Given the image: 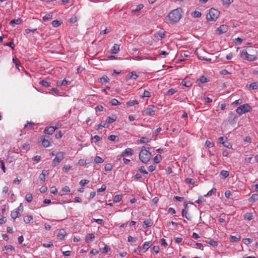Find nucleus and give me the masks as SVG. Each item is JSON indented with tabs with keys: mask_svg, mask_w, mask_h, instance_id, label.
I'll use <instances>...</instances> for the list:
<instances>
[{
	"mask_svg": "<svg viewBox=\"0 0 258 258\" xmlns=\"http://www.w3.org/2000/svg\"><path fill=\"white\" fill-rule=\"evenodd\" d=\"M109 104L112 106H116L120 104V103L116 99H112L109 101Z\"/></svg>",
	"mask_w": 258,
	"mask_h": 258,
	"instance_id": "23",
	"label": "nucleus"
},
{
	"mask_svg": "<svg viewBox=\"0 0 258 258\" xmlns=\"http://www.w3.org/2000/svg\"><path fill=\"white\" fill-rule=\"evenodd\" d=\"M64 153L62 152H59L56 154L55 158L53 160L52 165L53 166H56L63 159Z\"/></svg>",
	"mask_w": 258,
	"mask_h": 258,
	"instance_id": "5",
	"label": "nucleus"
},
{
	"mask_svg": "<svg viewBox=\"0 0 258 258\" xmlns=\"http://www.w3.org/2000/svg\"><path fill=\"white\" fill-rule=\"evenodd\" d=\"M61 25V22L58 20H54L52 22V25L54 27H57Z\"/></svg>",
	"mask_w": 258,
	"mask_h": 258,
	"instance_id": "37",
	"label": "nucleus"
},
{
	"mask_svg": "<svg viewBox=\"0 0 258 258\" xmlns=\"http://www.w3.org/2000/svg\"><path fill=\"white\" fill-rule=\"evenodd\" d=\"M58 128V126H48L46 127L44 131V133L46 134H48L49 135H52L55 131Z\"/></svg>",
	"mask_w": 258,
	"mask_h": 258,
	"instance_id": "7",
	"label": "nucleus"
},
{
	"mask_svg": "<svg viewBox=\"0 0 258 258\" xmlns=\"http://www.w3.org/2000/svg\"><path fill=\"white\" fill-rule=\"evenodd\" d=\"M61 190L63 192H69L70 191V189L68 186H64L62 188Z\"/></svg>",
	"mask_w": 258,
	"mask_h": 258,
	"instance_id": "63",
	"label": "nucleus"
},
{
	"mask_svg": "<svg viewBox=\"0 0 258 258\" xmlns=\"http://www.w3.org/2000/svg\"><path fill=\"white\" fill-rule=\"evenodd\" d=\"M252 110V107L248 104L241 105L238 107L236 109V112L239 115L250 112Z\"/></svg>",
	"mask_w": 258,
	"mask_h": 258,
	"instance_id": "3",
	"label": "nucleus"
},
{
	"mask_svg": "<svg viewBox=\"0 0 258 258\" xmlns=\"http://www.w3.org/2000/svg\"><path fill=\"white\" fill-rule=\"evenodd\" d=\"M185 181L186 183L191 184H193L195 183V181L193 179L189 178H186L185 179Z\"/></svg>",
	"mask_w": 258,
	"mask_h": 258,
	"instance_id": "53",
	"label": "nucleus"
},
{
	"mask_svg": "<svg viewBox=\"0 0 258 258\" xmlns=\"http://www.w3.org/2000/svg\"><path fill=\"white\" fill-rule=\"evenodd\" d=\"M89 181L86 179H82L80 181V184L81 186H85L86 184H88Z\"/></svg>",
	"mask_w": 258,
	"mask_h": 258,
	"instance_id": "49",
	"label": "nucleus"
},
{
	"mask_svg": "<svg viewBox=\"0 0 258 258\" xmlns=\"http://www.w3.org/2000/svg\"><path fill=\"white\" fill-rule=\"evenodd\" d=\"M122 199V196L121 195H118L114 196L113 198V201L115 203H117L120 202Z\"/></svg>",
	"mask_w": 258,
	"mask_h": 258,
	"instance_id": "34",
	"label": "nucleus"
},
{
	"mask_svg": "<svg viewBox=\"0 0 258 258\" xmlns=\"http://www.w3.org/2000/svg\"><path fill=\"white\" fill-rule=\"evenodd\" d=\"M111 28L109 27L108 28H106L105 29L103 30L102 31H101V32H100V34H108L110 32H111Z\"/></svg>",
	"mask_w": 258,
	"mask_h": 258,
	"instance_id": "38",
	"label": "nucleus"
},
{
	"mask_svg": "<svg viewBox=\"0 0 258 258\" xmlns=\"http://www.w3.org/2000/svg\"><path fill=\"white\" fill-rule=\"evenodd\" d=\"M219 16V12L214 8H211L209 10V14L207 15V19L209 21H215Z\"/></svg>",
	"mask_w": 258,
	"mask_h": 258,
	"instance_id": "4",
	"label": "nucleus"
},
{
	"mask_svg": "<svg viewBox=\"0 0 258 258\" xmlns=\"http://www.w3.org/2000/svg\"><path fill=\"white\" fill-rule=\"evenodd\" d=\"M151 141V139H148L147 137H142L140 140V142L141 143L144 144L149 142Z\"/></svg>",
	"mask_w": 258,
	"mask_h": 258,
	"instance_id": "33",
	"label": "nucleus"
},
{
	"mask_svg": "<svg viewBox=\"0 0 258 258\" xmlns=\"http://www.w3.org/2000/svg\"><path fill=\"white\" fill-rule=\"evenodd\" d=\"M110 248L107 245H105V246L102 249L101 252L102 253H106L109 250H110Z\"/></svg>",
	"mask_w": 258,
	"mask_h": 258,
	"instance_id": "46",
	"label": "nucleus"
},
{
	"mask_svg": "<svg viewBox=\"0 0 258 258\" xmlns=\"http://www.w3.org/2000/svg\"><path fill=\"white\" fill-rule=\"evenodd\" d=\"M50 192L54 195H56L57 193V190L54 186H52L50 188Z\"/></svg>",
	"mask_w": 258,
	"mask_h": 258,
	"instance_id": "58",
	"label": "nucleus"
},
{
	"mask_svg": "<svg viewBox=\"0 0 258 258\" xmlns=\"http://www.w3.org/2000/svg\"><path fill=\"white\" fill-rule=\"evenodd\" d=\"M150 96H151L150 93L148 91L145 90L144 92L142 97L143 98H145V97L149 98V97H150Z\"/></svg>",
	"mask_w": 258,
	"mask_h": 258,
	"instance_id": "44",
	"label": "nucleus"
},
{
	"mask_svg": "<svg viewBox=\"0 0 258 258\" xmlns=\"http://www.w3.org/2000/svg\"><path fill=\"white\" fill-rule=\"evenodd\" d=\"M208 243L213 246H216L218 245V242L216 241L210 240Z\"/></svg>",
	"mask_w": 258,
	"mask_h": 258,
	"instance_id": "62",
	"label": "nucleus"
},
{
	"mask_svg": "<svg viewBox=\"0 0 258 258\" xmlns=\"http://www.w3.org/2000/svg\"><path fill=\"white\" fill-rule=\"evenodd\" d=\"M242 39L239 37H238L234 39V42L237 45H239L242 43Z\"/></svg>",
	"mask_w": 258,
	"mask_h": 258,
	"instance_id": "55",
	"label": "nucleus"
},
{
	"mask_svg": "<svg viewBox=\"0 0 258 258\" xmlns=\"http://www.w3.org/2000/svg\"><path fill=\"white\" fill-rule=\"evenodd\" d=\"M162 130L161 127L157 128L153 133L152 134V137H156L158 134L160 132V131Z\"/></svg>",
	"mask_w": 258,
	"mask_h": 258,
	"instance_id": "40",
	"label": "nucleus"
},
{
	"mask_svg": "<svg viewBox=\"0 0 258 258\" xmlns=\"http://www.w3.org/2000/svg\"><path fill=\"white\" fill-rule=\"evenodd\" d=\"M52 19V15L47 14L43 17V20L45 21L50 20Z\"/></svg>",
	"mask_w": 258,
	"mask_h": 258,
	"instance_id": "42",
	"label": "nucleus"
},
{
	"mask_svg": "<svg viewBox=\"0 0 258 258\" xmlns=\"http://www.w3.org/2000/svg\"><path fill=\"white\" fill-rule=\"evenodd\" d=\"M99 80V82L101 84H104L108 82L110 80V79L107 76H103L102 77L100 78Z\"/></svg>",
	"mask_w": 258,
	"mask_h": 258,
	"instance_id": "20",
	"label": "nucleus"
},
{
	"mask_svg": "<svg viewBox=\"0 0 258 258\" xmlns=\"http://www.w3.org/2000/svg\"><path fill=\"white\" fill-rule=\"evenodd\" d=\"M66 232L63 229L59 230L57 234V237L61 240L63 239L66 235Z\"/></svg>",
	"mask_w": 258,
	"mask_h": 258,
	"instance_id": "18",
	"label": "nucleus"
},
{
	"mask_svg": "<svg viewBox=\"0 0 258 258\" xmlns=\"http://www.w3.org/2000/svg\"><path fill=\"white\" fill-rule=\"evenodd\" d=\"M233 2V0H222V3L223 5H227V6L229 5L231 3Z\"/></svg>",
	"mask_w": 258,
	"mask_h": 258,
	"instance_id": "54",
	"label": "nucleus"
},
{
	"mask_svg": "<svg viewBox=\"0 0 258 258\" xmlns=\"http://www.w3.org/2000/svg\"><path fill=\"white\" fill-rule=\"evenodd\" d=\"M138 170L140 172H141L143 174H148V172L145 170L144 166H141V167H140L139 168Z\"/></svg>",
	"mask_w": 258,
	"mask_h": 258,
	"instance_id": "50",
	"label": "nucleus"
},
{
	"mask_svg": "<svg viewBox=\"0 0 258 258\" xmlns=\"http://www.w3.org/2000/svg\"><path fill=\"white\" fill-rule=\"evenodd\" d=\"M242 241H243V242L245 244H246V245L250 244L252 242V239H251L250 238H248L243 239Z\"/></svg>",
	"mask_w": 258,
	"mask_h": 258,
	"instance_id": "39",
	"label": "nucleus"
},
{
	"mask_svg": "<svg viewBox=\"0 0 258 258\" xmlns=\"http://www.w3.org/2000/svg\"><path fill=\"white\" fill-rule=\"evenodd\" d=\"M25 199L28 203L31 202L33 199L32 195L30 193L27 194L26 195Z\"/></svg>",
	"mask_w": 258,
	"mask_h": 258,
	"instance_id": "31",
	"label": "nucleus"
},
{
	"mask_svg": "<svg viewBox=\"0 0 258 258\" xmlns=\"http://www.w3.org/2000/svg\"><path fill=\"white\" fill-rule=\"evenodd\" d=\"M157 35L161 38L162 39L165 37V34L163 32L159 31L157 33Z\"/></svg>",
	"mask_w": 258,
	"mask_h": 258,
	"instance_id": "64",
	"label": "nucleus"
},
{
	"mask_svg": "<svg viewBox=\"0 0 258 258\" xmlns=\"http://www.w3.org/2000/svg\"><path fill=\"white\" fill-rule=\"evenodd\" d=\"M161 158V156H158V155L156 156L154 159L153 161L155 163L158 164L160 162V158Z\"/></svg>",
	"mask_w": 258,
	"mask_h": 258,
	"instance_id": "57",
	"label": "nucleus"
},
{
	"mask_svg": "<svg viewBox=\"0 0 258 258\" xmlns=\"http://www.w3.org/2000/svg\"><path fill=\"white\" fill-rule=\"evenodd\" d=\"M106 188V186L105 184H102L101 187L97 189L98 192H101L104 191Z\"/></svg>",
	"mask_w": 258,
	"mask_h": 258,
	"instance_id": "59",
	"label": "nucleus"
},
{
	"mask_svg": "<svg viewBox=\"0 0 258 258\" xmlns=\"http://www.w3.org/2000/svg\"><path fill=\"white\" fill-rule=\"evenodd\" d=\"M106 125V122L104 121H101L97 126V130H100L102 127H105Z\"/></svg>",
	"mask_w": 258,
	"mask_h": 258,
	"instance_id": "48",
	"label": "nucleus"
},
{
	"mask_svg": "<svg viewBox=\"0 0 258 258\" xmlns=\"http://www.w3.org/2000/svg\"><path fill=\"white\" fill-rule=\"evenodd\" d=\"M138 77V75L136 74L135 72H132L130 73H128L126 76V80H136Z\"/></svg>",
	"mask_w": 258,
	"mask_h": 258,
	"instance_id": "10",
	"label": "nucleus"
},
{
	"mask_svg": "<svg viewBox=\"0 0 258 258\" xmlns=\"http://www.w3.org/2000/svg\"><path fill=\"white\" fill-rule=\"evenodd\" d=\"M95 239V236L93 233L88 234L86 237V242L89 243L92 242Z\"/></svg>",
	"mask_w": 258,
	"mask_h": 258,
	"instance_id": "15",
	"label": "nucleus"
},
{
	"mask_svg": "<svg viewBox=\"0 0 258 258\" xmlns=\"http://www.w3.org/2000/svg\"><path fill=\"white\" fill-rule=\"evenodd\" d=\"M201 15V13L197 11H195L191 14L192 16L194 18H200Z\"/></svg>",
	"mask_w": 258,
	"mask_h": 258,
	"instance_id": "32",
	"label": "nucleus"
},
{
	"mask_svg": "<svg viewBox=\"0 0 258 258\" xmlns=\"http://www.w3.org/2000/svg\"><path fill=\"white\" fill-rule=\"evenodd\" d=\"M181 17V9H176L169 13L168 19L170 22L172 24L177 23Z\"/></svg>",
	"mask_w": 258,
	"mask_h": 258,
	"instance_id": "2",
	"label": "nucleus"
},
{
	"mask_svg": "<svg viewBox=\"0 0 258 258\" xmlns=\"http://www.w3.org/2000/svg\"><path fill=\"white\" fill-rule=\"evenodd\" d=\"M47 188L46 186H43L41 187L39 189L40 192L44 194L47 191Z\"/></svg>",
	"mask_w": 258,
	"mask_h": 258,
	"instance_id": "61",
	"label": "nucleus"
},
{
	"mask_svg": "<svg viewBox=\"0 0 258 258\" xmlns=\"http://www.w3.org/2000/svg\"><path fill=\"white\" fill-rule=\"evenodd\" d=\"M21 20L20 19H14L11 21L10 24L11 26H14L15 25H18L20 23Z\"/></svg>",
	"mask_w": 258,
	"mask_h": 258,
	"instance_id": "27",
	"label": "nucleus"
},
{
	"mask_svg": "<svg viewBox=\"0 0 258 258\" xmlns=\"http://www.w3.org/2000/svg\"><path fill=\"white\" fill-rule=\"evenodd\" d=\"M3 249L4 250H15V248L11 245H7L4 247Z\"/></svg>",
	"mask_w": 258,
	"mask_h": 258,
	"instance_id": "51",
	"label": "nucleus"
},
{
	"mask_svg": "<svg viewBox=\"0 0 258 258\" xmlns=\"http://www.w3.org/2000/svg\"><path fill=\"white\" fill-rule=\"evenodd\" d=\"M133 154V150L132 148H127L125 149L123 152H122V156H123L124 157L132 156Z\"/></svg>",
	"mask_w": 258,
	"mask_h": 258,
	"instance_id": "11",
	"label": "nucleus"
},
{
	"mask_svg": "<svg viewBox=\"0 0 258 258\" xmlns=\"http://www.w3.org/2000/svg\"><path fill=\"white\" fill-rule=\"evenodd\" d=\"M112 166L110 164H107L105 166V170L106 171H110L112 170Z\"/></svg>",
	"mask_w": 258,
	"mask_h": 258,
	"instance_id": "47",
	"label": "nucleus"
},
{
	"mask_svg": "<svg viewBox=\"0 0 258 258\" xmlns=\"http://www.w3.org/2000/svg\"><path fill=\"white\" fill-rule=\"evenodd\" d=\"M143 7H144L143 5L140 4V5L137 6L136 8L134 10H133L132 12L133 13L139 12L141 9H143Z\"/></svg>",
	"mask_w": 258,
	"mask_h": 258,
	"instance_id": "29",
	"label": "nucleus"
},
{
	"mask_svg": "<svg viewBox=\"0 0 258 258\" xmlns=\"http://www.w3.org/2000/svg\"><path fill=\"white\" fill-rule=\"evenodd\" d=\"M152 244L151 241L145 242L142 247L139 248V251H143L146 252L151 246Z\"/></svg>",
	"mask_w": 258,
	"mask_h": 258,
	"instance_id": "9",
	"label": "nucleus"
},
{
	"mask_svg": "<svg viewBox=\"0 0 258 258\" xmlns=\"http://www.w3.org/2000/svg\"><path fill=\"white\" fill-rule=\"evenodd\" d=\"M240 56L242 59L248 61H253L256 59L254 55L248 54L246 50H243L240 52Z\"/></svg>",
	"mask_w": 258,
	"mask_h": 258,
	"instance_id": "6",
	"label": "nucleus"
},
{
	"mask_svg": "<svg viewBox=\"0 0 258 258\" xmlns=\"http://www.w3.org/2000/svg\"><path fill=\"white\" fill-rule=\"evenodd\" d=\"M228 29V26L227 25H222L217 29V33L219 35L223 34L227 31Z\"/></svg>",
	"mask_w": 258,
	"mask_h": 258,
	"instance_id": "8",
	"label": "nucleus"
},
{
	"mask_svg": "<svg viewBox=\"0 0 258 258\" xmlns=\"http://www.w3.org/2000/svg\"><path fill=\"white\" fill-rule=\"evenodd\" d=\"M116 118H117L116 117H115L114 118H113V117L109 116L107 118V119L105 122L108 124H110V123L114 122L116 120Z\"/></svg>",
	"mask_w": 258,
	"mask_h": 258,
	"instance_id": "25",
	"label": "nucleus"
},
{
	"mask_svg": "<svg viewBox=\"0 0 258 258\" xmlns=\"http://www.w3.org/2000/svg\"><path fill=\"white\" fill-rule=\"evenodd\" d=\"M249 88L252 90H256L258 88V82H255L249 85Z\"/></svg>",
	"mask_w": 258,
	"mask_h": 258,
	"instance_id": "26",
	"label": "nucleus"
},
{
	"mask_svg": "<svg viewBox=\"0 0 258 258\" xmlns=\"http://www.w3.org/2000/svg\"><path fill=\"white\" fill-rule=\"evenodd\" d=\"M240 236L238 235L237 236L231 235L229 237L230 241L232 242H236L239 241L240 239Z\"/></svg>",
	"mask_w": 258,
	"mask_h": 258,
	"instance_id": "19",
	"label": "nucleus"
},
{
	"mask_svg": "<svg viewBox=\"0 0 258 258\" xmlns=\"http://www.w3.org/2000/svg\"><path fill=\"white\" fill-rule=\"evenodd\" d=\"M220 174L224 177L226 178L229 176V172L227 171L223 170L221 171Z\"/></svg>",
	"mask_w": 258,
	"mask_h": 258,
	"instance_id": "41",
	"label": "nucleus"
},
{
	"mask_svg": "<svg viewBox=\"0 0 258 258\" xmlns=\"http://www.w3.org/2000/svg\"><path fill=\"white\" fill-rule=\"evenodd\" d=\"M151 147H142L139 154V159L143 163L147 164L150 160L152 154L149 151Z\"/></svg>",
	"mask_w": 258,
	"mask_h": 258,
	"instance_id": "1",
	"label": "nucleus"
},
{
	"mask_svg": "<svg viewBox=\"0 0 258 258\" xmlns=\"http://www.w3.org/2000/svg\"><path fill=\"white\" fill-rule=\"evenodd\" d=\"M33 220V217L32 216H26L24 217V221L26 224L30 223Z\"/></svg>",
	"mask_w": 258,
	"mask_h": 258,
	"instance_id": "22",
	"label": "nucleus"
},
{
	"mask_svg": "<svg viewBox=\"0 0 258 258\" xmlns=\"http://www.w3.org/2000/svg\"><path fill=\"white\" fill-rule=\"evenodd\" d=\"M42 145L44 147H48L50 145V142L48 139H45V137H41Z\"/></svg>",
	"mask_w": 258,
	"mask_h": 258,
	"instance_id": "16",
	"label": "nucleus"
},
{
	"mask_svg": "<svg viewBox=\"0 0 258 258\" xmlns=\"http://www.w3.org/2000/svg\"><path fill=\"white\" fill-rule=\"evenodd\" d=\"M144 224L147 227H149L152 226L153 223L151 222L150 220H146L144 221Z\"/></svg>",
	"mask_w": 258,
	"mask_h": 258,
	"instance_id": "36",
	"label": "nucleus"
},
{
	"mask_svg": "<svg viewBox=\"0 0 258 258\" xmlns=\"http://www.w3.org/2000/svg\"><path fill=\"white\" fill-rule=\"evenodd\" d=\"M71 166L70 165H65L63 166L62 170L63 171L67 172L68 171H69L71 169Z\"/></svg>",
	"mask_w": 258,
	"mask_h": 258,
	"instance_id": "52",
	"label": "nucleus"
},
{
	"mask_svg": "<svg viewBox=\"0 0 258 258\" xmlns=\"http://www.w3.org/2000/svg\"><path fill=\"white\" fill-rule=\"evenodd\" d=\"M48 175V171L46 170H43L42 171V173L40 174L39 176V178L41 181L44 182L45 179V176Z\"/></svg>",
	"mask_w": 258,
	"mask_h": 258,
	"instance_id": "12",
	"label": "nucleus"
},
{
	"mask_svg": "<svg viewBox=\"0 0 258 258\" xmlns=\"http://www.w3.org/2000/svg\"><path fill=\"white\" fill-rule=\"evenodd\" d=\"M119 51V45L117 44H114L110 50V52L112 54H116Z\"/></svg>",
	"mask_w": 258,
	"mask_h": 258,
	"instance_id": "13",
	"label": "nucleus"
},
{
	"mask_svg": "<svg viewBox=\"0 0 258 258\" xmlns=\"http://www.w3.org/2000/svg\"><path fill=\"white\" fill-rule=\"evenodd\" d=\"M187 205H186L185 206V209H183V210H182L181 214H182V216L183 217H185V218H186L187 220H188V217H187V214L188 211H187V210H186V208H187Z\"/></svg>",
	"mask_w": 258,
	"mask_h": 258,
	"instance_id": "28",
	"label": "nucleus"
},
{
	"mask_svg": "<svg viewBox=\"0 0 258 258\" xmlns=\"http://www.w3.org/2000/svg\"><path fill=\"white\" fill-rule=\"evenodd\" d=\"M117 137L115 135H110L108 137V139L111 141H115Z\"/></svg>",
	"mask_w": 258,
	"mask_h": 258,
	"instance_id": "60",
	"label": "nucleus"
},
{
	"mask_svg": "<svg viewBox=\"0 0 258 258\" xmlns=\"http://www.w3.org/2000/svg\"><path fill=\"white\" fill-rule=\"evenodd\" d=\"M94 161L96 163H102L104 162V160L99 156H96L95 158Z\"/></svg>",
	"mask_w": 258,
	"mask_h": 258,
	"instance_id": "35",
	"label": "nucleus"
},
{
	"mask_svg": "<svg viewBox=\"0 0 258 258\" xmlns=\"http://www.w3.org/2000/svg\"><path fill=\"white\" fill-rule=\"evenodd\" d=\"M39 84L44 87H48L50 86V83L46 81L42 80L39 82Z\"/></svg>",
	"mask_w": 258,
	"mask_h": 258,
	"instance_id": "30",
	"label": "nucleus"
},
{
	"mask_svg": "<svg viewBox=\"0 0 258 258\" xmlns=\"http://www.w3.org/2000/svg\"><path fill=\"white\" fill-rule=\"evenodd\" d=\"M154 106H149L145 110L146 113L147 115H153L155 113V110H153V108Z\"/></svg>",
	"mask_w": 258,
	"mask_h": 258,
	"instance_id": "17",
	"label": "nucleus"
},
{
	"mask_svg": "<svg viewBox=\"0 0 258 258\" xmlns=\"http://www.w3.org/2000/svg\"><path fill=\"white\" fill-rule=\"evenodd\" d=\"M19 214V211L15 210L11 212V216L12 218L15 220L18 217Z\"/></svg>",
	"mask_w": 258,
	"mask_h": 258,
	"instance_id": "24",
	"label": "nucleus"
},
{
	"mask_svg": "<svg viewBox=\"0 0 258 258\" xmlns=\"http://www.w3.org/2000/svg\"><path fill=\"white\" fill-rule=\"evenodd\" d=\"M176 92V90L173 89H170L167 93V94L168 95H172L174 94Z\"/></svg>",
	"mask_w": 258,
	"mask_h": 258,
	"instance_id": "56",
	"label": "nucleus"
},
{
	"mask_svg": "<svg viewBox=\"0 0 258 258\" xmlns=\"http://www.w3.org/2000/svg\"><path fill=\"white\" fill-rule=\"evenodd\" d=\"M258 201V194H253L251 195V196L248 199V201L250 203H254L255 202Z\"/></svg>",
	"mask_w": 258,
	"mask_h": 258,
	"instance_id": "14",
	"label": "nucleus"
},
{
	"mask_svg": "<svg viewBox=\"0 0 258 258\" xmlns=\"http://www.w3.org/2000/svg\"><path fill=\"white\" fill-rule=\"evenodd\" d=\"M70 83L67 81L66 79H64L63 80L61 81V84H59L58 83H57V86H65L69 84Z\"/></svg>",
	"mask_w": 258,
	"mask_h": 258,
	"instance_id": "43",
	"label": "nucleus"
},
{
	"mask_svg": "<svg viewBox=\"0 0 258 258\" xmlns=\"http://www.w3.org/2000/svg\"><path fill=\"white\" fill-rule=\"evenodd\" d=\"M245 220L250 221L253 219V214L252 213H246L244 215Z\"/></svg>",
	"mask_w": 258,
	"mask_h": 258,
	"instance_id": "21",
	"label": "nucleus"
},
{
	"mask_svg": "<svg viewBox=\"0 0 258 258\" xmlns=\"http://www.w3.org/2000/svg\"><path fill=\"white\" fill-rule=\"evenodd\" d=\"M216 191V188H213L212 189H211L210 191H209L208 192L207 196H210L212 195H214V194H215ZM205 196H206V195H205Z\"/></svg>",
	"mask_w": 258,
	"mask_h": 258,
	"instance_id": "45",
	"label": "nucleus"
}]
</instances>
